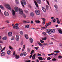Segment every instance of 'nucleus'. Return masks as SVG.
Instances as JSON below:
<instances>
[{
  "mask_svg": "<svg viewBox=\"0 0 62 62\" xmlns=\"http://www.w3.org/2000/svg\"><path fill=\"white\" fill-rule=\"evenodd\" d=\"M46 33H48V35H51L52 33H54L55 32V30L54 29H48L46 30Z\"/></svg>",
  "mask_w": 62,
  "mask_h": 62,
  "instance_id": "f257e3e1",
  "label": "nucleus"
},
{
  "mask_svg": "<svg viewBox=\"0 0 62 62\" xmlns=\"http://www.w3.org/2000/svg\"><path fill=\"white\" fill-rule=\"evenodd\" d=\"M6 8L7 9L11 10V8H10V6L9 4H6Z\"/></svg>",
  "mask_w": 62,
  "mask_h": 62,
  "instance_id": "f03ea898",
  "label": "nucleus"
},
{
  "mask_svg": "<svg viewBox=\"0 0 62 62\" xmlns=\"http://www.w3.org/2000/svg\"><path fill=\"white\" fill-rule=\"evenodd\" d=\"M35 12L36 14L37 15H39L40 13V12L38 10H36L35 11Z\"/></svg>",
  "mask_w": 62,
  "mask_h": 62,
  "instance_id": "7ed1b4c3",
  "label": "nucleus"
},
{
  "mask_svg": "<svg viewBox=\"0 0 62 62\" xmlns=\"http://www.w3.org/2000/svg\"><path fill=\"white\" fill-rule=\"evenodd\" d=\"M16 12H18L19 11V8L17 7H15L14 8Z\"/></svg>",
  "mask_w": 62,
  "mask_h": 62,
  "instance_id": "20e7f679",
  "label": "nucleus"
},
{
  "mask_svg": "<svg viewBox=\"0 0 62 62\" xmlns=\"http://www.w3.org/2000/svg\"><path fill=\"white\" fill-rule=\"evenodd\" d=\"M16 40L17 41H18V40H19V39H20V37H19V36L18 35H16Z\"/></svg>",
  "mask_w": 62,
  "mask_h": 62,
  "instance_id": "39448f33",
  "label": "nucleus"
},
{
  "mask_svg": "<svg viewBox=\"0 0 62 62\" xmlns=\"http://www.w3.org/2000/svg\"><path fill=\"white\" fill-rule=\"evenodd\" d=\"M7 54L8 55H10V54H11V51L10 50H8L7 52Z\"/></svg>",
  "mask_w": 62,
  "mask_h": 62,
  "instance_id": "423d86ee",
  "label": "nucleus"
},
{
  "mask_svg": "<svg viewBox=\"0 0 62 62\" xmlns=\"http://www.w3.org/2000/svg\"><path fill=\"white\" fill-rule=\"evenodd\" d=\"M4 14L6 16H8V15H9L8 13L7 12H4Z\"/></svg>",
  "mask_w": 62,
  "mask_h": 62,
  "instance_id": "0eeeda50",
  "label": "nucleus"
},
{
  "mask_svg": "<svg viewBox=\"0 0 62 62\" xmlns=\"http://www.w3.org/2000/svg\"><path fill=\"white\" fill-rule=\"evenodd\" d=\"M19 12L20 14H23V11L21 9H19Z\"/></svg>",
  "mask_w": 62,
  "mask_h": 62,
  "instance_id": "6e6552de",
  "label": "nucleus"
},
{
  "mask_svg": "<svg viewBox=\"0 0 62 62\" xmlns=\"http://www.w3.org/2000/svg\"><path fill=\"white\" fill-rule=\"evenodd\" d=\"M30 16L31 17L34 16V13L32 12H31L30 14Z\"/></svg>",
  "mask_w": 62,
  "mask_h": 62,
  "instance_id": "1a4fd4ad",
  "label": "nucleus"
},
{
  "mask_svg": "<svg viewBox=\"0 0 62 62\" xmlns=\"http://www.w3.org/2000/svg\"><path fill=\"white\" fill-rule=\"evenodd\" d=\"M8 35L9 37L12 36V33L11 32H9L8 34Z\"/></svg>",
  "mask_w": 62,
  "mask_h": 62,
  "instance_id": "9d476101",
  "label": "nucleus"
},
{
  "mask_svg": "<svg viewBox=\"0 0 62 62\" xmlns=\"http://www.w3.org/2000/svg\"><path fill=\"white\" fill-rule=\"evenodd\" d=\"M34 3L37 7H38V4L37 2L36 1H35V0H34Z\"/></svg>",
  "mask_w": 62,
  "mask_h": 62,
  "instance_id": "9b49d317",
  "label": "nucleus"
},
{
  "mask_svg": "<svg viewBox=\"0 0 62 62\" xmlns=\"http://www.w3.org/2000/svg\"><path fill=\"white\" fill-rule=\"evenodd\" d=\"M30 41L31 43H33V39L31 38H30Z\"/></svg>",
  "mask_w": 62,
  "mask_h": 62,
  "instance_id": "f8f14e48",
  "label": "nucleus"
},
{
  "mask_svg": "<svg viewBox=\"0 0 62 62\" xmlns=\"http://www.w3.org/2000/svg\"><path fill=\"white\" fill-rule=\"evenodd\" d=\"M42 9L43 11L44 12H46V9L45 8H44V7H43L42 8Z\"/></svg>",
  "mask_w": 62,
  "mask_h": 62,
  "instance_id": "ddd939ff",
  "label": "nucleus"
},
{
  "mask_svg": "<svg viewBox=\"0 0 62 62\" xmlns=\"http://www.w3.org/2000/svg\"><path fill=\"white\" fill-rule=\"evenodd\" d=\"M2 39L3 40H6L7 39V37L6 36L4 37Z\"/></svg>",
  "mask_w": 62,
  "mask_h": 62,
  "instance_id": "4468645a",
  "label": "nucleus"
},
{
  "mask_svg": "<svg viewBox=\"0 0 62 62\" xmlns=\"http://www.w3.org/2000/svg\"><path fill=\"white\" fill-rule=\"evenodd\" d=\"M36 1H37V2L38 4H41V0H36Z\"/></svg>",
  "mask_w": 62,
  "mask_h": 62,
  "instance_id": "2eb2a0df",
  "label": "nucleus"
},
{
  "mask_svg": "<svg viewBox=\"0 0 62 62\" xmlns=\"http://www.w3.org/2000/svg\"><path fill=\"white\" fill-rule=\"evenodd\" d=\"M16 59H19L20 57H19V56L18 55H16Z\"/></svg>",
  "mask_w": 62,
  "mask_h": 62,
  "instance_id": "dca6fc26",
  "label": "nucleus"
},
{
  "mask_svg": "<svg viewBox=\"0 0 62 62\" xmlns=\"http://www.w3.org/2000/svg\"><path fill=\"white\" fill-rule=\"evenodd\" d=\"M5 54H6V53H5L4 52H2L1 54V56H5Z\"/></svg>",
  "mask_w": 62,
  "mask_h": 62,
  "instance_id": "f3484780",
  "label": "nucleus"
},
{
  "mask_svg": "<svg viewBox=\"0 0 62 62\" xmlns=\"http://www.w3.org/2000/svg\"><path fill=\"white\" fill-rule=\"evenodd\" d=\"M25 45H24L23 46V48L22 50V51H23L24 50V49H25Z\"/></svg>",
  "mask_w": 62,
  "mask_h": 62,
  "instance_id": "a211bd4d",
  "label": "nucleus"
},
{
  "mask_svg": "<svg viewBox=\"0 0 62 62\" xmlns=\"http://www.w3.org/2000/svg\"><path fill=\"white\" fill-rule=\"evenodd\" d=\"M22 1H23V3L25 5H26V2H25V1L24 0H23Z\"/></svg>",
  "mask_w": 62,
  "mask_h": 62,
  "instance_id": "6ab92c4d",
  "label": "nucleus"
},
{
  "mask_svg": "<svg viewBox=\"0 0 62 62\" xmlns=\"http://www.w3.org/2000/svg\"><path fill=\"white\" fill-rule=\"evenodd\" d=\"M38 42V44H39L40 46H42V44H41L39 41Z\"/></svg>",
  "mask_w": 62,
  "mask_h": 62,
  "instance_id": "aec40b11",
  "label": "nucleus"
},
{
  "mask_svg": "<svg viewBox=\"0 0 62 62\" xmlns=\"http://www.w3.org/2000/svg\"><path fill=\"white\" fill-rule=\"evenodd\" d=\"M32 59H34L36 58V54H35L34 55L32 56Z\"/></svg>",
  "mask_w": 62,
  "mask_h": 62,
  "instance_id": "412c9836",
  "label": "nucleus"
},
{
  "mask_svg": "<svg viewBox=\"0 0 62 62\" xmlns=\"http://www.w3.org/2000/svg\"><path fill=\"white\" fill-rule=\"evenodd\" d=\"M42 39L43 40H45L47 39V38L46 37H45L44 38H42Z\"/></svg>",
  "mask_w": 62,
  "mask_h": 62,
  "instance_id": "4be33fe9",
  "label": "nucleus"
},
{
  "mask_svg": "<svg viewBox=\"0 0 62 62\" xmlns=\"http://www.w3.org/2000/svg\"><path fill=\"white\" fill-rule=\"evenodd\" d=\"M58 31L60 34H62V31L61 29H59L58 30Z\"/></svg>",
  "mask_w": 62,
  "mask_h": 62,
  "instance_id": "5701e85b",
  "label": "nucleus"
},
{
  "mask_svg": "<svg viewBox=\"0 0 62 62\" xmlns=\"http://www.w3.org/2000/svg\"><path fill=\"white\" fill-rule=\"evenodd\" d=\"M15 14V11L14 10H12V14L13 15H14Z\"/></svg>",
  "mask_w": 62,
  "mask_h": 62,
  "instance_id": "b1692460",
  "label": "nucleus"
},
{
  "mask_svg": "<svg viewBox=\"0 0 62 62\" xmlns=\"http://www.w3.org/2000/svg\"><path fill=\"white\" fill-rule=\"evenodd\" d=\"M35 22L36 23H40V21H39V20H38L37 21L35 20Z\"/></svg>",
  "mask_w": 62,
  "mask_h": 62,
  "instance_id": "393cba45",
  "label": "nucleus"
},
{
  "mask_svg": "<svg viewBox=\"0 0 62 62\" xmlns=\"http://www.w3.org/2000/svg\"><path fill=\"white\" fill-rule=\"evenodd\" d=\"M54 7L56 9H58V6H57V5L56 4L54 5Z\"/></svg>",
  "mask_w": 62,
  "mask_h": 62,
  "instance_id": "a878e982",
  "label": "nucleus"
},
{
  "mask_svg": "<svg viewBox=\"0 0 62 62\" xmlns=\"http://www.w3.org/2000/svg\"><path fill=\"white\" fill-rule=\"evenodd\" d=\"M38 58L39 60H43V58L41 57H38Z\"/></svg>",
  "mask_w": 62,
  "mask_h": 62,
  "instance_id": "bb28decb",
  "label": "nucleus"
},
{
  "mask_svg": "<svg viewBox=\"0 0 62 62\" xmlns=\"http://www.w3.org/2000/svg\"><path fill=\"white\" fill-rule=\"evenodd\" d=\"M25 38L27 39H28V36L27 35H25Z\"/></svg>",
  "mask_w": 62,
  "mask_h": 62,
  "instance_id": "cd10ccee",
  "label": "nucleus"
},
{
  "mask_svg": "<svg viewBox=\"0 0 62 62\" xmlns=\"http://www.w3.org/2000/svg\"><path fill=\"white\" fill-rule=\"evenodd\" d=\"M25 27L26 28H28L29 27V25H27L25 26Z\"/></svg>",
  "mask_w": 62,
  "mask_h": 62,
  "instance_id": "c85d7f7f",
  "label": "nucleus"
},
{
  "mask_svg": "<svg viewBox=\"0 0 62 62\" xmlns=\"http://www.w3.org/2000/svg\"><path fill=\"white\" fill-rule=\"evenodd\" d=\"M0 7L2 9H3V10H4V7L2 6V5H1L0 6Z\"/></svg>",
  "mask_w": 62,
  "mask_h": 62,
  "instance_id": "c756f323",
  "label": "nucleus"
},
{
  "mask_svg": "<svg viewBox=\"0 0 62 62\" xmlns=\"http://www.w3.org/2000/svg\"><path fill=\"white\" fill-rule=\"evenodd\" d=\"M26 53L25 52H24L23 53V55L24 56H26Z\"/></svg>",
  "mask_w": 62,
  "mask_h": 62,
  "instance_id": "7c9ffc66",
  "label": "nucleus"
},
{
  "mask_svg": "<svg viewBox=\"0 0 62 62\" xmlns=\"http://www.w3.org/2000/svg\"><path fill=\"white\" fill-rule=\"evenodd\" d=\"M20 34H21L22 35H23V33L22 31H20Z\"/></svg>",
  "mask_w": 62,
  "mask_h": 62,
  "instance_id": "2f4dec72",
  "label": "nucleus"
},
{
  "mask_svg": "<svg viewBox=\"0 0 62 62\" xmlns=\"http://www.w3.org/2000/svg\"><path fill=\"white\" fill-rule=\"evenodd\" d=\"M54 52L59 53H60V51L58 50L55 51H54Z\"/></svg>",
  "mask_w": 62,
  "mask_h": 62,
  "instance_id": "473e14b6",
  "label": "nucleus"
},
{
  "mask_svg": "<svg viewBox=\"0 0 62 62\" xmlns=\"http://www.w3.org/2000/svg\"><path fill=\"white\" fill-rule=\"evenodd\" d=\"M46 8L47 9V10H48L49 9V6H48V5H47L46 6Z\"/></svg>",
  "mask_w": 62,
  "mask_h": 62,
  "instance_id": "72a5a7b5",
  "label": "nucleus"
},
{
  "mask_svg": "<svg viewBox=\"0 0 62 62\" xmlns=\"http://www.w3.org/2000/svg\"><path fill=\"white\" fill-rule=\"evenodd\" d=\"M16 4H18L19 3V0H16Z\"/></svg>",
  "mask_w": 62,
  "mask_h": 62,
  "instance_id": "f704fd0d",
  "label": "nucleus"
},
{
  "mask_svg": "<svg viewBox=\"0 0 62 62\" xmlns=\"http://www.w3.org/2000/svg\"><path fill=\"white\" fill-rule=\"evenodd\" d=\"M11 40H14V36L12 37L11 38Z\"/></svg>",
  "mask_w": 62,
  "mask_h": 62,
  "instance_id": "c9c22d12",
  "label": "nucleus"
},
{
  "mask_svg": "<svg viewBox=\"0 0 62 62\" xmlns=\"http://www.w3.org/2000/svg\"><path fill=\"white\" fill-rule=\"evenodd\" d=\"M43 45H45V46L48 45V44L47 43H44Z\"/></svg>",
  "mask_w": 62,
  "mask_h": 62,
  "instance_id": "e433bc0d",
  "label": "nucleus"
},
{
  "mask_svg": "<svg viewBox=\"0 0 62 62\" xmlns=\"http://www.w3.org/2000/svg\"><path fill=\"white\" fill-rule=\"evenodd\" d=\"M5 48L6 47H4L2 49V50H1V52H3V51L4 50H5Z\"/></svg>",
  "mask_w": 62,
  "mask_h": 62,
  "instance_id": "4c0bfd02",
  "label": "nucleus"
},
{
  "mask_svg": "<svg viewBox=\"0 0 62 62\" xmlns=\"http://www.w3.org/2000/svg\"><path fill=\"white\" fill-rule=\"evenodd\" d=\"M49 25H49V24L48 23H47L46 24V25H45V26H46V27H47V26H49Z\"/></svg>",
  "mask_w": 62,
  "mask_h": 62,
  "instance_id": "58836bf2",
  "label": "nucleus"
},
{
  "mask_svg": "<svg viewBox=\"0 0 62 62\" xmlns=\"http://www.w3.org/2000/svg\"><path fill=\"white\" fill-rule=\"evenodd\" d=\"M42 34L43 35H45V36L47 35V34H46V33L45 32H43L42 33Z\"/></svg>",
  "mask_w": 62,
  "mask_h": 62,
  "instance_id": "ea45409f",
  "label": "nucleus"
},
{
  "mask_svg": "<svg viewBox=\"0 0 62 62\" xmlns=\"http://www.w3.org/2000/svg\"><path fill=\"white\" fill-rule=\"evenodd\" d=\"M34 48L36 50H38V48H39V47H35Z\"/></svg>",
  "mask_w": 62,
  "mask_h": 62,
  "instance_id": "a19ab883",
  "label": "nucleus"
},
{
  "mask_svg": "<svg viewBox=\"0 0 62 62\" xmlns=\"http://www.w3.org/2000/svg\"><path fill=\"white\" fill-rule=\"evenodd\" d=\"M27 51L28 52H29L30 51V49L29 48H27Z\"/></svg>",
  "mask_w": 62,
  "mask_h": 62,
  "instance_id": "79ce46f5",
  "label": "nucleus"
},
{
  "mask_svg": "<svg viewBox=\"0 0 62 62\" xmlns=\"http://www.w3.org/2000/svg\"><path fill=\"white\" fill-rule=\"evenodd\" d=\"M13 55L14 56H16V53H15V51H14V52L13 53Z\"/></svg>",
  "mask_w": 62,
  "mask_h": 62,
  "instance_id": "37998d69",
  "label": "nucleus"
},
{
  "mask_svg": "<svg viewBox=\"0 0 62 62\" xmlns=\"http://www.w3.org/2000/svg\"><path fill=\"white\" fill-rule=\"evenodd\" d=\"M62 58V56L61 55H59L58 56V58Z\"/></svg>",
  "mask_w": 62,
  "mask_h": 62,
  "instance_id": "c03bdc74",
  "label": "nucleus"
},
{
  "mask_svg": "<svg viewBox=\"0 0 62 62\" xmlns=\"http://www.w3.org/2000/svg\"><path fill=\"white\" fill-rule=\"evenodd\" d=\"M21 3L23 7H24V5H23V2H21Z\"/></svg>",
  "mask_w": 62,
  "mask_h": 62,
  "instance_id": "a18cd8bd",
  "label": "nucleus"
},
{
  "mask_svg": "<svg viewBox=\"0 0 62 62\" xmlns=\"http://www.w3.org/2000/svg\"><path fill=\"white\" fill-rule=\"evenodd\" d=\"M52 61H56V59L55 58H54L52 59Z\"/></svg>",
  "mask_w": 62,
  "mask_h": 62,
  "instance_id": "49530a36",
  "label": "nucleus"
},
{
  "mask_svg": "<svg viewBox=\"0 0 62 62\" xmlns=\"http://www.w3.org/2000/svg\"><path fill=\"white\" fill-rule=\"evenodd\" d=\"M57 23L59 24H60V22L59 20L57 21Z\"/></svg>",
  "mask_w": 62,
  "mask_h": 62,
  "instance_id": "de8ad7c7",
  "label": "nucleus"
},
{
  "mask_svg": "<svg viewBox=\"0 0 62 62\" xmlns=\"http://www.w3.org/2000/svg\"><path fill=\"white\" fill-rule=\"evenodd\" d=\"M51 59V58H50V57H48L47 58V60H50Z\"/></svg>",
  "mask_w": 62,
  "mask_h": 62,
  "instance_id": "09e8293b",
  "label": "nucleus"
},
{
  "mask_svg": "<svg viewBox=\"0 0 62 62\" xmlns=\"http://www.w3.org/2000/svg\"><path fill=\"white\" fill-rule=\"evenodd\" d=\"M15 28L17 29H18L19 27L18 26H16L15 27Z\"/></svg>",
  "mask_w": 62,
  "mask_h": 62,
  "instance_id": "8fccbe9b",
  "label": "nucleus"
},
{
  "mask_svg": "<svg viewBox=\"0 0 62 62\" xmlns=\"http://www.w3.org/2000/svg\"><path fill=\"white\" fill-rule=\"evenodd\" d=\"M9 49H10L11 50L12 49V47L10 46H9Z\"/></svg>",
  "mask_w": 62,
  "mask_h": 62,
  "instance_id": "3c124183",
  "label": "nucleus"
},
{
  "mask_svg": "<svg viewBox=\"0 0 62 62\" xmlns=\"http://www.w3.org/2000/svg\"><path fill=\"white\" fill-rule=\"evenodd\" d=\"M23 18H26V16H25V15L24 14H23Z\"/></svg>",
  "mask_w": 62,
  "mask_h": 62,
  "instance_id": "603ef678",
  "label": "nucleus"
},
{
  "mask_svg": "<svg viewBox=\"0 0 62 62\" xmlns=\"http://www.w3.org/2000/svg\"><path fill=\"white\" fill-rule=\"evenodd\" d=\"M34 52V51L32 50V51L30 53V54H33V53Z\"/></svg>",
  "mask_w": 62,
  "mask_h": 62,
  "instance_id": "864d4df0",
  "label": "nucleus"
},
{
  "mask_svg": "<svg viewBox=\"0 0 62 62\" xmlns=\"http://www.w3.org/2000/svg\"><path fill=\"white\" fill-rule=\"evenodd\" d=\"M34 52V51L32 50V51L30 53V54H33V53Z\"/></svg>",
  "mask_w": 62,
  "mask_h": 62,
  "instance_id": "5fc2aeb1",
  "label": "nucleus"
},
{
  "mask_svg": "<svg viewBox=\"0 0 62 62\" xmlns=\"http://www.w3.org/2000/svg\"><path fill=\"white\" fill-rule=\"evenodd\" d=\"M24 11H25V12L26 13H28V11L26 10H24Z\"/></svg>",
  "mask_w": 62,
  "mask_h": 62,
  "instance_id": "6e6d98bb",
  "label": "nucleus"
},
{
  "mask_svg": "<svg viewBox=\"0 0 62 62\" xmlns=\"http://www.w3.org/2000/svg\"><path fill=\"white\" fill-rule=\"evenodd\" d=\"M23 42L22 41L21 43V45H23Z\"/></svg>",
  "mask_w": 62,
  "mask_h": 62,
  "instance_id": "4d7b16f0",
  "label": "nucleus"
},
{
  "mask_svg": "<svg viewBox=\"0 0 62 62\" xmlns=\"http://www.w3.org/2000/svg\"><path fill=\"white\" fill-rule=\"evenodd\" d=\"M23 22L24 23H27V22L25 21H23Z\"/></svg>",
  "mask_w": 62,
  "mask_h": 62,
  "instance_id": "13d9d810",
  "label": "nucleus"
},
{
  "mask_svg": "<svg viewBox=\"0 0 62 62\" xmlns=\"http://www.w3.org/2000/svg\"><path fill=\"white\" fill-rule=\"evenodd\" d=\"M40 41L41 43H43V42H44V41H43L42 40H40Z\"/></svg>",
  "mask_w": 62,
  "mask_h": 62,
  "instance_id": "bf43d9fd",
  "label": "nucleus"
},
{
  "mask_svg": "<svg viewBox=\"0 0 62 62\" xmlns=\"http://www.w3.org/2000/svg\"><path fill=\"white\" fill-rule=\"evenodd\" d=\"M38 56H41V55L39 53H38Z\"/></svg>",
  "mask_w": 62,
  "mask_h": 62,
  "instance_id": "052dcab7",
  "label": "nucleus"
},
{
  "mask_svg": "<svg viewBox=\"0 0 62 62\" xmlns=\"http://www.w3.org/2000/svg\"><path fill=\"white\" fill-rule=\"evenodd\" d=\"M48 24L49 25H50L51 24V22H49L48 23Z\"/></svg>",
  "mask_w": 62,
  "mask_h": 62,
  "instance_id": "680f3d73",
  "label": "nucleus"
},
{
  "mask_svg": "<svg viewBox=\"0 0 62 62\" xmlns=\"http://www.w3.org/2000/svg\"><path fill=\"white\" fill-rule=\"evenodd\" d=\"M20 56H23V54L21 53L20 54Z\"/></svg>",
  "mask_w": 62,
  "mask_h": 62,
  "instance_id": "e2e57ef3",
  "label": "nucleus"
},
{
  "mask_svg": "<svg viewBox=\"0 0 62 62\" xmlns=\"http://www.w3.org/2000/svg\"><path fill=\"white\" fill-rule=\"evenodd\" d=\"M45 21H43V23H42L43 24V25L45 24Z\"/></svg>",
  "mask_w": 62,
  "mask_h": 62,
  "instance_id": "0e129e2a",
  "label": "nucleus"
},
{
  "mask_svg": "<svg viewBox=\"0 0 62 62\" xmlns=\"http://www.w3.org/2000/svg\"><path fill=\"white\" fill-rule=\"evenodd\" d=\"M32 57V55L31 54L30 56L29 57V58H31Z\"/></svg>",
  "mask_w": 62,
  "mask_h": 62,
  "instance_id": "69168bd1",
  "label": "nucleus"
},
{
  "mask_svg": "<svg viewBox=\"0 0 62 62\" xmlns=\"http://www.w3.org/2000/svg\"><path fill=\"white\" fill-rule=\"evenodd\" d=\"M30 60H29L26 61L25 62H30Z\"/></svg>",
  "mask_w": 62,
  "mask_h": 62,
  "instance_id": "338daca9",
  "label": "nucleus"
},
{
  "mask_svg": "<svg viewBox=\"0 0 62 62\" xmlns=\"http://www.w3.org/2000/svg\"><path fill=\"white\" fill-rule=\"evenodd\" d=\"M3 42L2 41H0V43H3Z\"/></svg>",
  "mask_w": 62,
  "mask_h": 62,
  "instance_id": "774afa93",
  "label": "nucleus"
}]
</instances>
